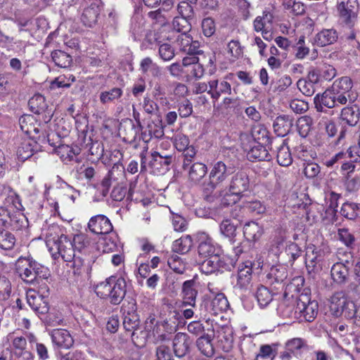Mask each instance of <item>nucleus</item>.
<instances>
[{"instance_id": "1", "label": "nucleus", "mask_w": 360, "mask_h": 360, "mask_svg": "<svg viewBox=\"0 0 360 360\" xmlns=\"http://www.w3.org/2000/svg\"><path fill=\"white\" fill-rule=\"evenodd\" d=\"M15 270L21 279L27 283H39L50 276L47 267L30 257H20L15 262Z\"/></svg>"}, {"instance_id": "2", "label": "nucleus", "mask_w": 360, "mask_h": 360, "mask_svg": "<svg viewBox=\"0 0 360 360\" xmlns=\"http://www.w3.org/2000/svg\"><path fill=\"white\" fill-rule=\"evenodd\" d=\"M330 309L336 316H343L353 321L354 324L360 323V316L355 303L350 300L342 291L335 292L330 298Z\"/></svg>"}, {"instance_id": "3", "label": "nucleus", "mask_w": 360, "mask_h": 360, "mask_svg": "<svg viewBox=\"0 0 360 360\" xmlns=\"http://www.w3.org/2000/svg\"><path fill=\"white\" fill-rule=\"evenodd\" d=\"M4 194L8 191L7 196L5 198V203L10 205L12 204L13 209L11 212V215L8 221L6 227H11L13 229H20L25 227L27 224V219L23 213L21 212L22 205L20 201L18 195L9 187L4 188Z\"/></svg>"}, {"instance_id": "4", "label": "nucleus", "mask_w": 360, "mask_h": 360, "mask_svg": "<svg viewBox=\"0 0 360 360\" xmlns=\"http://www.w3.org/2000/svg\"><path fill=\"white\" fill-rule=\"evenodd\" d=\"M319 304L316 300H311L310 297L305 294H301L294 309V317L299 322H311L318 314Z\"/></svg>"}, {"instance_id": "5", "label": "nucleus", "mask_w": 360, "mask_h": 360, "mask_svg": "<svg viewBox=\"0 0 360 360\" xmlns=\"http://www.w3.org/2000/svg\"><path fill=\"white\" fill-rule=\"evenodd\" d=\"M357 0L338 1L335 6V16L341 25L352 28L358 18Z\"/></svg>"}, {"instance_id": "6", "label": "nucleus", "mask_w": 360, "mask_h": 360, "mask_svg": "<svg viewBox=\"0 0 360 360\" xmlns=\"http://www.w3.org/2000/svg\"><path fill=\"white\" fill-rule=\"evenodd\" d=\"M330 253L328 246L309 245L305 254V264L308 272L311 274L321 270L325 259Z\"/></svg>"}, {"instance_id": "7", "label": "nucleus", "mask_w": 360, "mask_h": 360, "mask_svg": "<svg viewBox=\"0 0 360 360\" xmlns=\"http://www.w3.org/2000/svg\"><path fill=\"white\" fill-rule=\"evenodd\" d=\"M353 81L348 76H342L336 79L330 89L333 93L338 96V100L342 101V105L347 103H354L356 98L352 96Z\"/></svg>"}, {"instance_id": "8", "label": "nucleus", "mask_w": 360, "mask_h": 360, "mask_svg": "<svg viewBox=\"0 0 360 360\" xmlns=\"http://www.w3.org/2000/svg\"><path fill=\"white\" fill-rule=\"evenodd\" d=\"M353 266H354L353 261L349 259H340V261L333 264L330 269V275L333 282L339 285L349 283L351 277V269Z\"/></svg>"}, {"instance_id": "9", "label": "nucleus", "mask_w": 360, "mask_h": 360, "mask_svg": "<svg viewBox=\"0 0 360 360\" xmlns=\"http://www.w3.org/2000/svg\"><path fill=\"white\" fill-rule=\"evenodd\" d=\"M229 76L223 79H212L209 80L210 88L208 94L212 98V103L215 105L221 96H230L232 94L231 84L227 81Z\"/></svg>"}, {"instance_id": "10", "label": "nucleus", "mask_w": 360, "mask_h": 360, "mask_svg": "<svg viewBox=\"0 0 360 360\" xmlns=\"http://www.w3.org/2000/svg\"><path fill=\"white\" fill-rule=\"evenodd\" d=\"M253 265L254 263L249 260L238 265L235 288L240 290H247L249 288L252 280Z\"/></svg>"}, {"instance_id": "11", "label": "nucleus", "mask_w": 360, "mask_h": 360, "mask_svg": "<svg viewBox=\"0 0 360 360\" xmlns=\"http://www.w3.org/2000/svg\"><path fill=\"white\" fill-rule=\"evenodd\" d=\"M19 125L22 132L28 135L32 139L42 137L45 139V134L41 131L40 124L35 117L31 115H25L19 118Z\"/></svg>"}, {"instance_id": "12", "label": "nucleus", "mask_w": 360, "mask_h": 360, "mask_svg": "<svg viewBox=\"0 0 360 360\" xmlns=\"http://www.w3.org/2000/svg\"><path fill=\"white\" fill-rule=\"evenodd\" d=\"M242 148L246 152L247 158L252 162L270 161L271 155L263 145L252 140L248 144L243 143Z\"/></svg>"}, {"instance_id": "13", "label": "nucleus", "mask_w": 360, "mask_h": 360, "mask_svg": "<svg viewBox=\"0 0 360 360\" xmlns=\"http://www.w3.org/2000/svg\"><path fill=\"white\" fill-rule=\"evenodd\" d=\"M331 89H327L323 94H317L314 98L315 107L319 112H323V108H333L342 105V101L338 99Z\"/></svg>"}, {"instance_id": "14", "label": "nucleus", "mask_w": 360, "mask_h": 360, "mask_svg": "<svg viewBox=\"0 0 360 360\" xmlns=\"http://www.w3.org/2000/svg\"><path fill=\"white\" fill-rule=\"evenodd\" d=\"M229 191L243 197L250 188V179L244 171H238L232 177L229 185Z\"/></svg>"}, {"instance_id": "15", "label": "nucleus", "mask_w": 360, "mask_h": 360, "mask_svg": "<svg viewBox=\"0 0 360 360\" xmlns=\"http://www.w3.org/2000/svg\"><path fill=\"white\" fill-rule=\"evenodd\" d=\"M195 285V281L193 278L183 283L181 288L182 307L187 306L196 307V298L198 292Z\"/></svg>"}, {"instance_id": "16", "label": "nucleus", "mask_w": 360, "mask_h": 360, "mask_svg": "<svg viewBox=\"0 0 360 360\" xmlns=\"http://www.w3.org/2000/svg\"><path fill=\"white\" fill-rule=\"evenodd\" d=\"M88 227L96 234H108L112 230L110 220L103 214L92 217L89 221Z\"/></svg>"}, {"instance_id": "17", "label": "nucleus", "mask_w": 360, "mask_h": 360, "mask_svg": "<svg viewBox=\"0 0 360 360\" xmlns=\"http://www.w3.org/2000/svg\"><path fill=\"white\" fill-rule=\"evenodd\" d=\"M159 151H154L152 153V160L149 163V166L153 173L157 174H164L169 171V166L173 161V155H160Z\"/></svg>"}, {"instance_id": "18", "label": "nucleus", "mask_w": 360, "mask_h": 360, "mask_svg": "<svg viewBox=\"0 0 360 360\" xmlns=\"http://www.w3.org/2000/svg\"><path fill=\"white\" fill-rule=\"evenodd\" d=\"M50 335L55 348L69 349L73 345V338L69 331L65 329H54Z\"/></svg>"}, {"instance_id": "19", "label": "nucleus", "mask_w": 360, "mask_h": 360, "mask_svg": "<svg viewBox=\"0 0 360 360\" xmlns=\"http://www.w3.org/2000/svg\"><path fill=\"white\" fill-rule=\"evenodd\" d=\"M65 262H72L75 257V250L72 240L65 235H60V240L54 246V250Z\"/></svg>"}, {"instance_id": "20", "label": "nucleus", "mask_w": 360, "mask_h": 360, "mask_svg": "<svg viewBox=\"0 0 360 360\" xmlns=\"http://www.w3.org/2000/svg\"><path fill=\"white\" fill-rule=\"evenodd\" d=\"M28 305L39 316L45 315L49 311V305L44 297L35 292H28L27 295Z\"/></svg>"}, {"instance_id": "21", "label": "nucleus", "mask_w": 360, "mask_h": 360, "mask_svg": "<svg viewBox=\"0 0 360 360\" xmlns=\"http://www.w3.org/2000/svg\"><path fill=\"white\" fill-rule=\"evenodd\" d=\"M164 134L162 122L158 120L148 122L146 127L141 132V139L145 143H148L153 138L160 139Z\"/></svg>"}, {"instance_id": "22", "label": "nucleus", "mask_w": 360, "mask_h": 360, "mask_svg": "<svg viewBox=\"0 0 360 360\" xmlns=\"http://www.w3.org/2000/svg\"><path fill=\"white\" fill-rule=\"evenodd\" d=\"M99 4L100 0H93L90 5L83 10L81 21L85 26L91 27L96 23L100 11Z\"/></svg>"}, {"instance_id": "23", "label": "nucleus", "mask_w": 360, "mask_h": 360, "mask_svg": "<svg viewBox=\"0 0 360 360\" xmlns=\"http://www.w3.org/2000/svg\"><path fill=\"white\" fill-rule=\"evenodd\" d=\"M136 136V129L133 121L130 119L122 120L118 127L117 139L125 143H131Z\"/></svg>"}, {"instance_id": "24", "label": "nucleus", "mask_w": 360, "mask_h": 360, "mask_svg": "<svg viewBox=\"0 0 360 360\" xmlns=\"http://www.w3.org/2000/svg\"><path fill=\"white\" fill-rule=\"evenodd\" d=\"M340 119L349 126H355L360 119V109L359 106L356 104H354V103H349L347 106L342 108Z\"/></svg>"}, {"instance_id": "25", "label": "nucleus", "mask_w": 360, "mask_h": 360, "mask_svg": "<svg viewBox=\"0 0 360 360\" xmlns=\"http://www.w3.org/2000/svg\"><path fill=\"white\" fill-rule=\"evenodd\" d=\"M231 173V168H228L224 162L218 161L214 164L209 179L221 186Z\"/></svg>"}, {"instance_id": "26", "label": "nucleus", "mask_w": 360, "mask_h": 360, "mask_svg": "<svg viewBox=\"0 0 360 360\" xmlns=\"http://www.w3.org/2000/svg\"><path fill=\"white\" fill-rule=\"evenodd\" d=\"M210 332H214L212 327L207 328L206 335H201L196 340V346L198 350L207 357H210L214 354L212 335L209 333Z\"/></svg>"}, {"instance_id": "27", "label": "nucleus", "mask_w": 360, "mask_h": 360, "mask_svg": "<svg viewBox=\"0 0 360 360\" xmlns=\"http://www.w3.org/2000/svg\"><path fill=\"white\" fill-rule=\"evenodd\" d=\"M293 125V118L288 115H281L276 117L273 127L277 136L283 137L291 130Z\"/></svg>"}, {"instance_id": "28", "label": "nucleus", "mask_w": 360, "mask_h": 360, "mask_svg": "<svg viewBox=\"0 0 360 360\" xmlns=\"http://www.w3.org/2000/svg\"><path fill=\"white\" fill-rule=\"evenodd\" d=\"M190 341L186 333H178L173 340V349L177 357L184 356L189 351Z\"/></svg>"}, {"instance_id": "29", "label": "nucleus", "mask_w": 360, "mask_h": 360, "mask_svg": "<svg viewBox=\"0 0 360 360\" xmlns=\"http://www.w3.org/2000/svg\"><path fill=\"white\" fill-rule=\"evenodd\" d=\"M56 153L65 164L71 162H77L80 148L77 146L72 147L68 145H60L56 148Z\"/></svg>"}, {"instance_id": "30", "label": "nucleus", "mask_w": 360, "mask_h": 360, "mask_svg": "<svg viewBox=\"0 0 360 360\" xmlns=\"http://www.w3.org/2000/svg\"><path fill=\"white\" fill-rule=\"evenodd\" d=\"M338 39V34L336 30L333 28L323 29L316 34L314 42L318 46L324 47L334 44Z\"/></svg>"}, {"instance_id": "31", "label": "nucleus", "mask_w": 360, "mask_h": 360, "mask_svg": "<svg viewBox=\"0 0 360 360\" xmlns=\"http://www.w3.org/2000/svg\"><path fill=\"white\" fill-rule=\"evenodd\" d=\"M274 15L269 9L263 11L261 15H258L253 21V28L257 32L264 30L272 29Z\"/></svg>"}, {"instance_id": "32", "label": "nucleus", "mask_w": 360, "mask_h": 360, "mask_svg": "<svg viewBox=\"0 0 360 360\" xmlns=\"http://www.w3.org/2000/svg\"><path fill=\"white\" fill-rule=\"evenodd\" d=\"M229 302L224 293H217L210 302L207 309L211 314L217 315L226 312L229 308Z\"/></svg>"}, {"instance_id": "33", "label": "nucleus", "mask_w": 360, "mask_h": 360, "mask_svg": "<svg viewBox=\"0 0 360 360\" xmlns=\"http://www.w3.org/2000/svg\"><path fill=\"white\" fill-rule=\"evenodd\" d=\"M263 233V227L257 222L251 221L244 225L243 235L248 241L256 242L259 240Z\"/></svg>"}, {"instance_id": "34", "label": "nucleus", "mask_w": 360, "mask_h": 360, "mask_svg": "<svg viewBox=\"0 0 360 360\" xmlns=\"http://www.w3.org/2000/svg\"><path fill=\"white\" fill-rule=\"evenodd\" d=\"M288 277L286 268L281 265L273 266L266 275V281L270 285L282 283Z\"/></svg>"}, {"instance_id": "35", "label": "nucleus", "mask_w": 360, "mask_h": 360, "mask_svg": "<svg viewBox=\"0 0 360 360\" xmlns=\"http://www.w3.org/2000/svg\"><path fill=\"white\" fill-rule=\"evenodd\" d=\"M337 237L338 240L347 249L353 250L356 243V238L354 232H352L348 228L342 227L338 229Z\"/></svg>"}, {"instance_id": "36", "label": "nucleus", "mask_w": 360, "mask_h": 360, "mask_svg": "<svg viewBox=\"0 0 360 360\" xmlns=\"http://www.w3.org/2000/svg\"><path fill=\"white\" fill-rule=\"evenodd\" d=\"M198 250L199 255L204 257L218 256V250L213 239L210 237H206L205 240L200 241Z\"/></svg>"}, {"instance_id": "37", "label": "nucleus", "mask_w": 360, "mask_h": 360, "mask_svg": "<svg viewBox=\"0 0 360 360\" xmlns=\"http://www.w3.org/2000/svg\"><path fill=\"white\" fill-rule=\"evenodd\" d=\"M276 160L279 165L288 167L292 163V157L289 147L283 141L279 146L277 147Z\"/></svg>"}, {"instance_id": "38", "label": "nucleus", "mask_w": 360, "mask_h": 360, "mask_svg": "<svg viewBox=\"0 0 360 360\" xmlns=\"http://www.w3.org/2000/svg\"><path fill=\"white\" fill-rule=\"evenodd\" d=\"M29 106L32 112L35 114H41L48 111V105L45 98L38 94L34 95L28 102Z\"/></svg>"}, {"instance_id": "39", "label": "nucleus", "mask_w": 360, "mask_h": 360, "mask_svg": "<svg viewBox=\"0 0 360 360\" xmlns=\"http://www.w3.org/2000/svg\"><path fill=\"white\" fill-rule=\"evenodd\" d=\"M123 274L124 271L114 283V304H120L126 295L127 283Z\"/></svg>"}, {"instance_id": "40", "label": "nucleus", "mask_w": 360, "mask_h": 360, "mask_svg": "<svg viewBox=\"0 0 360 360\" xmlns=\"http://www.w3.org/2000/svg\"><path fill=\"white\" fill-rule=\"evenodd\" d=\"M124 306V304L122 305ZM121 310H124L123 312V328L124 330L129 333V335H133V331L138 326V322L136 319V315L134 314V304L131 306V312L130 311H127V314H125V310L122 307Z\"/></svg>"}, {"instance_id": "41", "label": "nucleus", "mask_w": 360, "mask_h": 360, "mask_svg": "<svg viewBox=\"0 0 360 360\" xmlns=\"http://www.w3.org/2000/svg\"><path fill=\"white\" fill-rule=\"evenodd\" d=\"M34 142L31 139H23L17 148L18 159L25 161L32 156L34 153Z\"/></svg>"}, {"instance_id": "42", "label": "nucleus", "mask_w": 360, "mask_h": 360, "mask_svg": "<svg viewBox=\"0 0 360 360\" xmlns=\"http://www.w3.org/2000/svg\"><path fill=\"white\" fill-rule=\"evenodd\" d=\"M46 238V243L50 251L54 250V246L60 240V235L63 234L60 228L56 225H52L44 233Z\"/></svg>"}, {"instance_id": "43", "label": "nucleus", "mask_w": 360, "mask_h": 360, "mask_svg": "<svg viewBox=\"0 0 360 360\" xmlns=\"http://www.w3.org/2000/svg\"><path fill=\"white\" fill-rule=\"evenodd\" d=\"M313 120L309 115H304L299 117L296 122V127L298 134L302 138H306L311 130Z\"/></svg>"}, {"instance_id": "44", "label": "nucleus", "mask_w": 360, "mask_h": 360, "mask_svg": "<svg viewBox=\"0 0 360 360\" xmlns=\"http://www.w3.org/2000/svg\"><path fill=\"white\" fill-rule=\"evenodd\" d=\"M207 172L206 165L202 162H195L190 167L188 178L191 181L196 183L200 181L206 175Z\"/></svg>"}, {"instance_id": "45", "label": "nucleus", "mask_w": 360, "mask_h": 360, "mask_svg": "<svg viewBox=\"0 0 360 360\" xmlns=\"http://www.w3.org/2000/svg\"><path fill=\"white\" fill-rule=\"evenodd\" d=\"M122 149H114V158H118V160L114 162V173L117 172V176L114 175V181H119V180H127L126 171L124 166L120 162L123 158Z\"/></svg>"}, {"instance_id": "46", "label": "nucleus", "mask_w": 360, "mask_h": 360, "mask_svg": "<svg viewBox=\"0 0 360 360\" xmlns=\"http://www.w3.org/2000/svg\"><path fill=\"white\" fill-rule=\"evenodd\" d=\"M193 246V239L191 236H181L173 243V250L180 254L187 253Z\"/></svg>"}, {"instance_id": "47", "label": "nucleus", "mask_w": 360, "mask_h": 360, "mask_svg": "<svg viewBox=\"0 0 360 360\" xmlns=\"http://www.w3.org/2000/svg\"><path fill=\"white\" fill-rule=\"evenodd\" d=\"M255 297L259 307L264 308L272 301L273 295L266 287L261 285L257 289Z\"/></svg>"}, {"instance_id": "48", "label": "nucleus", "mask_w": 360, "mask_h": 360, "mask_svg": "<svg viewBox=\"0 0 360 360\" xmlns=\"http://www.w3.org/2000/svg\"><path fill=\"white\" fill-rule=\"evenodd\" d=\"M219 256H212L207 258L200 264V269L201 272L208 275L217 271L219 268Z\"/></svg>"}, {"instance_id": "49", "label": "nucleus", "mask_w": 360, "mask_h": 360, "mask_svg": "<svg viewBox=\"0 0 360 360\" xmlns=\"http://www.w3.org/2000/svg\"><path fill=\"white\" fill-rule=\"evenodd\" d=\"M51 58L56 65L66 68L69 67L72 63V57L60 50H56L51 53Z\"/></svg>"}, {"instance_id": "50", "label": "nucleus", "mask_w": 360, "mask_h": 360, "mask_svg": "<svg viewBox=\"0 0 360 360\" xmlns=\"http://www.w3.org/2000/svg\"><path fill=\"white\" fill-rule=\"evenodd\" d=\"M110 172L111 171L109 170L108 175L101 181V184L98 186L97 191L94 197L96 201L103 200L109 193V191L112 185Z\"/></svg>"}, {"instance_id": "51", "label": "nucleus", "mask_w": 360, "mask_h": 360, "mask_svg": "<svg viewBox=\"0 0 360 360\" xmlns=\"http://www.w3.org/2000/svg\"><path fill=\"white\" fill-rule=\"evenodd\" d=\"M359 205L355 202H345L341 207L340 214L347 219H354L359 216L360 212Z\"/></svg>"}, {"instance_id": "52", "label": "nucleus", "mask_w": 360, "mask_h": 360, "mask_svg": "<svg viewBox=\"0 0 360 360\" xmlns=\"http://www.w3.org/2000/svg\"><path fill=\"white\" fill-rule=\"evenodd\" d=\"M192 20L184 17L176 16L172 21L173 28L181 34L188 33L191 30Z\"/></svg>"}, {"instance_id": "53", "label": "nucleus", "mask_w": 360, "mask_h": 360, "mask_svg": "<svg viewBox=\"0 0 360 360\" xmlns=\"http://www.w3.org/2000/svg\"><path fill=\"white\" fill-rule=\"evenodd\" d=\"M242 208L244 211L252 214H262L266 210L265 205L257 200L243 202Z\"/></svg>"}, {"instance_id": "54", "label": "nucleus", "mask_w": 360, "mask_h": 360, "mask_svg": "<svg viewBox=\"0 0 360 360\" xmlns=\"http://www.w3.org/2000/svg\"><path fill=\"white\" fill-rule=\"evenodd\" d=\"M302 253L301 248L294 242L289 243L285 248V254L288 256V262L292 265L295 261L299 258Z\"/></svg>"}, {"instance_id": "55", "label": "nucleus", "mask_w": 360, "mask_h": 360, "mask_svg": "<svg viewBox=\"0 0 360 360\" xmlns=\"http://www.w3.org/2000/svg\"><path fill=\"white\" fill-rule=\"evenodd\" d=\"M217 186H219V185L212 179H210L208 182L204 183L202 185V195L205 200L209 202L214 201L215 198L214 192Z\"/></svg>"}, {"instance_id": "56", "label": "nucleus", "mask_w": 360, "mask_h": 360, "mask_svg": "<svg viewBox=\"0 0 360 360\" xmlns=\"http://www.w3.org/2000/svg\"><path fill=\"white\" fill-rule=\"evenodd\" d=\"M112 278V276H110L105 281L101 282L96 286L95 292L101 298L105 299L112 292V287L111 286Z\"/></svg>"}, {"instance_id": "57", "label": "nucleus", "mask_w": 360, "mask_h": 360, "mask_svg": "<svg viewBox=\"0 0 360 360\" xmlns=\"http://www.w3.org/2000/svg\"><path fill=\"white\" fill-rule=\"evenodd\" d=\"M193 6V4L188 1H180L177 5L176 8L179 16L193 20L195 18Z\"/></svg>"}, {"instance_id": "58", "label": "nucleus", "mask_w": 360, "mask_h": 360, "mask_svg": "<svg viewBox=\"0 0 360 360\" xmlns=\"http://www.w3.org/2000/svg\"><path fill=\"white\" fill-rule=\"evenodd\" d=\"M319 70L322 82H330L337 75V70L333 65L327 63L319 67Z\"/></svg>"}, {"instance_id": "59", "label": "nucleus", "mask_w": 360, "mask_h": 360, "mask_svg": "<svg viewBox=\"0 0 360 360\" xmlns=\"http://www.w3.org/2000/svg\"><path fill=\"white\" fill-rule=\"evenodd\" d=\"M172 214L171 220L174 230L179 232H184L187 229L188 223L186 219L170 210Z\"/></svg>"}, {"instance_id": "60", "label": "nucleus", "mask_w": 360, "mask_h": 360, "mask_svg": "<svg viewBox=\"0 0 360 360\" xmlns=\"http://www.w3.org/2000/svg\"><path fill=\"white\" fill-rule=\"evenodd\" d=\"M167 264L169 268L174 272L182 274L186 271V264L177 255H172L168 258Z\"/></svg>"}, {"instance_id": "61", "label": "nucleus", "mask_w": 360, "mask_h": 360, "mask_svg": "<svg viewBox=\"0 0 360 360\" xmlns=\"http://www.w3.org/2000/svg\"><path fill=\"white\" fill-rule=\"evenodd\" d=\"M128 191L127 180H119L117 185L114 187V201L122 200Z\"/></svg>"}, {"instance_id": "62", "label": "nucleus", "mask_w": 360, "mask_h": 360, "mask_svg": "<svg viewBox=\"0 0 360 360\" xmlns=\"http://www.w3.org/2000/svg\"><path fill=\"white\" fill-rule=\"evenodd\" d=\"M219 228L221 233L227 238H233L236 236V226L230 219H224Z\"/></svg>"}, {"instance_id": "63", "label": "nucleus", "mask_w": 360, "mask_h": 360, "mask_svg": "<svg viewBox=\"0 0 360 360\" xmlns=\"http://www.w3.org/2000/svg\"><path fill=\"white\" fill-rule=\"evenodd\" d=\"M188 331L195 336H199L206 335L205 331L207 328L204 323L201 321H193L188 323L187 326Z\"/></svg>"}, {"instance_id": "64", "label": "nucleus", "mask_w": 360, "mask_h": 360, "mask_svg": "<svg viewBox=\"0 0 360 360\" xmlns=\"http://www.w3.org/2000/svg\"><path fill=\"white\" fill-rule=\"evenodd\" d=\"M15 243L14 236L7 231H3L0 238V248L4 250H11Z\"/></svg>"}]
</instances>
